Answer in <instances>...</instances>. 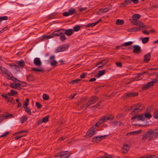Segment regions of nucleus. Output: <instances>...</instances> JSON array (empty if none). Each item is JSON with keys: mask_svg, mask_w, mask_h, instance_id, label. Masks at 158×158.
Listing matches in <instances>:
<instances>
[{"mask_svg": "<svg viewBox=\"0 0 158 158\" xmlns=\"http://www.w3.org/2000/svg\"><path fill=\"white\" fill-rule=\"evenodd\" d=\"M96 127V125H93L87 131L86 135L89 137H91L95 134L97 132Z\"/></svg>", "mask_w": 158, "mask_h": 158, "instance_id": "nucleus-1", "label": "nucleus"}, {"mask_svg": "<svg viewBox=\"0 0 158 158\" xmlns=\"http://www.w3.org/2000/svg\"><path fill=\"white\" fill-rule=\"evenodd\" d=\"M70 154L67 151H61L55 155L56 157H60V158H68Z\"/></svg>", "mask_w": 158, "mask_h": 158, "instance_id": "nucleus-2", "label": "nucleus"}, {"mask_svg": "<svg viewBox=\"0 0 158 158\" xmlns=\"http://www.w3.org/2000/svg\"><path fill=\"white\" fill-rule=\"evenodd\" d=\"M141 105L142 104L140 103H139L135 104V106L136 107H137V108L134 109L131 112V114L132 115H134L135 113H138L142 110V109H144V108L143 107L140 108L141 106Z\"/></svg>", "mask_w": 158, "mask_h": 158, "instance_id": "nucleus-3", "label": "nucleus"}, {"mask_svg": "<svg viewBox=\"0 0 158 158\" xmlns=\"http://www.w3.org/2000/svg\"><path fill=\"white\" fill-rule=\"evenodd\" d=\"M158 73L157 74L156 77L155 79H152L151 81L149 82L147 84L145 85L144 88L145 89H148L152 86L154 83L158 81Z\"/></svg>", "mask_w": 158, "mask_h": 158, "instance_id": "nucleus-4", "label": "nucleus"}, {"mask_svg": "<svg viewBox=\"0 0 158 158\" xmlns=\"http://www.w3.org/2000/svg\"><path fill=\"white\" fill-rule=\"evenodd\" d=\"M69 48V46L67 44H64L60 46L57 48L55 51L56 53L64 51L66 50Z\"/></svg>", "mask_w": 158, "mask_h": 158, "instance_id": "nucleus-5", "label": "nucleus"}, {"mask_svg": "<svg viewBox=\"0 0 158 158\" xmlns=\"http://www.w3.org/2000/svg\"><path fill=\"white\" fill-rule=\"evenodd\" d=\"M132 119L136 121H144V115L143 114H142L140 115H139L135 116L132 118Z\"/></svg>", "mask_w": 158, "mask_h": 158, "instance_id": "nucleus-6", "label": "nucleus"}, {"mask_svg": "<svg viewBox=\"0 0 158 158\" xmlns=\"http://www.w3.org/2000/svg\"><path fill=\"white\" fill-rule=\"evenodd\" d=\"M98 100V98L96 96H93L92 97L90 100L89 101V102L87 103V106L86 107V108H87L90 105L92 104H93Z\"/></svg>", "mask_w": 158, "mask_h": 158, "instance_id": "nucleus-7", "label": "nucleus"}, {"mask_svg": "<svg viewBox=\"0 0 158 158\" xmlns=\"http://www.w3.org/2000/svg\"><path fill=\"white\" fill-rule=\"evenodd\" d=\"M154 133L153 130H150L147 131L143 135L142 137V139L144 140L147 139L151 135H152Z\"/></svg>", "mask_w": 158, "mask_h": 158, "instance_id": "nucleus-8", "label": "nucleus"}, {"mask_svg": "<svg viewBox=\"0 0 158 158\" xmlns=\"http://www.w3.org/2000/svg\"><path fill=\"white\" fill-rule=\"evenodd\" d=\"M107 135H105L101 136H97L94 137L92 139V141L93 142H97L100 141L104 138L106 137Z\"/></svg>", "mask_w": 158, "mask_h": 158, "instance_id": "nucleus-9", "label": "nucleus"}, {"mask_svg": "<svg viewBox=\"0 0 158 158\" xmlns=\"http://www.w3.org/2000/svg\"><path fill=\"white\" fill-rule=\"evenodd\" d=\"M64 29H60L52 33L54 37L55 36H60L61 35L64 34Z\"/></svg>", "mask_w": 158, "mask_h": 158, "instance_id": "nucleus-10", "label": "nucleus"}, {"mask_svg": "<svg viewBox=\"0 0 158 158\" xmlns=\"http://www.w3.org/2000/svg\"><path fill=\"white\" fill-rule=\"evenodd\" d=\"M138 94L136 92H130L124 95L125 98H128L138 95Z\"/></svg>", "mask_w": 158, "mask_h": 158, "instance_id": "nucleus-11", "label": "nucleus"}, {"mask_svg": "<svg viewBox=\"0 0 158 158\" xmlns=\"http://www.w3.org/2000/svg\"><path fill=\"white\" fill-rule=\"evenodd\" d=\"M129 148L128 145L126 144L123 145L122 149V152L124 154L126 153L129 150Z\"/></svg>", "mask_w": 158, "mask_h": 158, "instance_id": "nucleus-12", "label": "nucleus"}, {"mask_svg": "<svg viewBox=\"0 0 158 158\" xmlns=\"http://www.w3.org/2000/svg\"><path fill=\"white\" fill-rule=\"evenodd\" d=\"M34 64L37 66H40L42 65V63L40 59L38 57H36L34 58Z\"/></svg>", "mask_w": 158, "mask_h": 158, "instance_id": "nucleus-13", "label": "nucleus"}, {"mask_svg": "<svg viewBox=\"0 0 158 158\" xmlns=\"http://www.w3.org/2000/svg\"><path fill=\"white\" fill-rule=\"evenodd\" d=\"M21 85L20 83H11L10 84V87L13 88L15 89H20L19 86Z\"/></svg>", "mask_w": 158, "mask_h": 158, "instance_id": "nucleus-14", "label": "nucleus"}, {"mask_svg": "<svg viewBox=\"0 0 158 158\" xmlns=\"http://www.w3.org/2000/svg\"><path fill=\"white\" fill-rule=\"evenodd\" d=\"M105 119V118L104 117V116H103L102 118L100 119V120L94 125H96V126L97 127V126L101 124H103L104 123L106 122V120Z\"/></svg>", "mask_w": 158, "mask_h": 158, "instance_id": "nucleus-15", "label": "nucleus"}, {"mask_svg": "<svg viewBox=\"0 0 158 158\" xmlns=\"http://www.w3.org/2000/svg\"><path fill=\"white\" fill-rule=\"evenodd\" d=\"M134 50L133 52L135 53H139L140 52L141 48L138 45H135L133 46Z\"/></svg>", "mask_w": 158, "mask_h": 158, "instance_id": "nucleus-16", "label": "nucleus"}, {"mask_svg": "<svg viewBox=\"0 0 158 158\" xmlns=\"http://www.w3.org/2000/svg\"><path fill=\"white\" fill-rule=\"evenodd\" d=\"M7 76V78L13 81H19L18 79L14 77L10 73H9V72L6 74Z\"/></svg>", "mask_w": 158, "mask_h": 158, "instance_id": "nucleus-17", "label": "nucleus"}, {"mask_svg": "<svg viewBox=\"0 0 158 158\" xmlns=\"http://www.w3.org/2000/svg\"><path fill=\"white\" fill-rule=\"evenodd\" d=\"M64 34L68 36H70L73 34L74 31L72 29H69L67 30L64 29Z\"/></svg>", "mask_w": 158, "mask_h": 158, "instance_id": "nucleus-18", "label": "nucleus"}, {"mask_svg": "<svg viewBox=\"0 0 158 158\" xmlns=\"http://www.w3.org/2000/svg\"><path fill=\"white\" fill-rule=\"evenodd\" d=\"M151 54L149 53H148L147 54L144 55V60L145 62H148L151 58Z\"/></svg>", "mask_w": 158, "mask_h": 158, "instance_id": "nucleus-19", "label": "nucleus"}, {"mask_svg": "<svg viewBox=\"0 0 158 158\" xmlns=\"http://www.w3.org/2000/svg\"><path fill=\"white\" fill-rule=\"evenodd\" d=\"M101 21H102V19H99L98 21H96L94 23H89V24H87L86 26V27H94V26L97 25L98 23H99Z\"/></svg>", "mask_w": 158, "mask_h": 158, "instance_id": "nucleus-20", "label": "nucleus"}, {"mask_svg": "<svg viewBox=\"0 0 158 158\" xmlns=\"http://www.w3.org/2000/svg\"><path fill=\"white\" fill-rule=\"evenodd\" d=\"M1 96L4 98L6 101H8L9 102H12L13 100V98H10L7 96V95H4V94H2Z\"/></svg>", "mask_w": 158, "mask_h": 158, "instance_id": "nucleus-21", "label": "nucleus"}, {"mask_svg": "<svg viewBox=\"0 0 158 158\" xmlns=\"http://www.w3.org/2000/svg\"><path fill=\"white\" fill-rule=\"evenodd\" d=\"M105 72L106 70H105L98 71V74L96 75V77L98 78L104 75Z\"/></svg>", "mask_w": 158, "mask_h": 158, "instance_id": "nucleus-22", "label": "nucleus"}, {"mask_svg": "<svg viewBox=\"0 0 158 158\" xmlns=\"http://www.w3.org/2000/svg\"><path fill=\"white\" fill-rule=\"evenodd\" d=\"M135 26H137L138 27H137L140 30L142 29V28L144 27H145L143 23L140 21H138L137 23H136V24Z\"/></svg>", "mask_w": 158, "mask_h": 158, "instance_id": "nucleus-23", "label": "nucleus"}, {"mask_svg": "<svg viewBox=\"0 0 158 158\" xmlns=\"http://www.w3.org/2000/svg\"><path fill=\"white\" fill-rule=\"evenodd\" d=\"M131 2L130 0H126L124 2L121 4L122 6H125L131 4Z\"/></svg>", "mask_w": 158, "mask_h": 158, "instance_id": "nucleus-24", "label": "nucleus"}, {"mask_svg": "<svg viewBox=\"0 0 158 158\" xmlns=\"http://www.w3.org/2000/svg\"><path fill=\"white\" fill-rule=\"evenodd\" d=\"M28 118L27 116L25 115L23 116L22 117L20 118V122L23 123L27 121Z\"/></svg>", "mask_w": 158, "mask_h": 158, "instance_id": "nucleus-25", "label": "nucleus"}, {"mask_svg": "<svg viewBox=\"0 0 158 158\" xmlns=\"http://www.w3.org/2000/svg\"><path fill=\"white\" fill-rule=\"evenodd\" d=\"M0 70L3 74H6L8 72L7 69H6L5 68L1 66H0Z\"/></svg>", "mask_w": 158, "mask_h": 158, "instance_id": "nucleus-26", "label": "nucleus"}, {"mask_svg": "<svg viewBox=\"0 0 158 158\" xmlns=\"http://www.w3.org/2000/svg\"><path fill=\"white\" fill-rule=\"evenodd\" d=\"M44 70V69L42 67H40L39 68H33L32 69V70L38 72H42Z\"/></svg>", "mask_w": 158, "mask_h": 158, "instance_id": "nucleus-27", "label": "nucleus"}, {"mask_svg": "<svg viewBox=\"0 0 158 158\" xmlns=\"http://www.w3.org/2000/svg\"><path fill=\"white\" fill-rule=\"evenodd\" d=\"M17 93V92L13 90L12 89L10 90V93H9L7 94V95L9 96H14L16 95Z\"/></svg>", "mask_w": 158, "mask_h": 158, "instance_id": "nucleus-28", "label": "nucleus"}, {"mask_svg": "<svg viewBox=\"0 0 158 158\" xmlns=\"http://www.w3.org/2000/svg\"><path fill=\"white\" fill-rule=\"evenodd\" d=\"M140 39L141 40L142 43L143 44H145L148 42L149 40V38L148 37H146L143 38H140Z\"/></svg>", "mask_w": 158, "mask_h": 158, "instance_id": "nucleus-29", "label": "nucleus"}, {"mask_svg": "<svg viewBox=\"0 0 158 158\" xmlns=\"http://www.w3.org/2000/svg\"><path fill=\"white\" fill-rule=\"evenodd\" d=\"M107 60H103L100 61L98 63L96 64L95 66H97L98 65L100 64H101V65H102L103 66L105 64L107 63Z\"/></svg>", "mask_w": 158, "mask_h": 158, "instance_id": "nucleus-30", "label": "nucleus"}, {"mask_svg": "<svg viewBox=\"0 0 158 158\" xmlns=\"http://www.w3.org/2000/svg\"><path fill=\"white\" fill-rule=\"evenodd\" d=\"M129 20L130 22L135 25H136V23H137L138 22L137 19H134L132 18L131 19H130Z\"/></svg>", "mask_w": 158, "mask_h": 158, "instance_id": "nucleus-31", "label": "nucleus"}, {"mask_svg": "<svg viewBox=\"0 0 158 158\" xmlns=\"http://www.w3.org/2000/svg\"><path fill=\"white\" fill-rule=\"evenodd\" d=\"M140 30L137 27L132 28L128 30V31L131 32H136Z\"/></svg>", "mask_w": 158, "mask_h": 158, "instance_id": "nucleus-32", "label": "nucleus"}, {"mask_svg": "<svg viewBox=\"0 0 158 158\" xmlns=\"http://www.w3.org/2000/svg\"><path fill=\"white\" fill-rule=\"evenodd\" d=\"M29 99L28 98H26V100L24 101L23 104V108L28 107V105L29 104Z\"/></svg>", "mask_w": 158, "mask_h": 158, "instance_id": "nucleus-33", "label": "nucleus"}, {"mask_svg": "<svg viewBox=\"0 0 158 158\" xmlns=\"http://www.w3.org/2000/svg\"><path fill=\"white\" fill-rule=\"evenodd\" d=\"M16 63H17L20 67H23L25 65V62L23 60L17 61V62H16Z\"/></svg>", "mask_w": 158, "mask_h": 158, "instance_id": "nucleus-34", "label": "nucleus"}, {"mask_svg": "<svg viewBox=\"0 0 158 158\" xmlns=\"http://www.w3.org/2000/svg\"><path fill=\"white\" fill-rule=\"evenodd\" d=\"M124 21L123 20L117 19L116 21V24L118 25H121L124 24Z\"/></svg>", "mask_w": 158, "mask_h": 158, "instance_id": "nucleus-35", "label": "nucleus"}, {"mask_svg": "<svg viewBox=\"0 0 158 158\" xmlns=\"http://www.w3.org/2000/svg\"><path fill=\"white\" fill-rule=\"evenodd\" d=\"M69 13L70 15H73L76 13V11L75 9L71 8L68 10Z\"/></svg>", "mask_w": 158, "mask_h": 158, "instance_id": "nucleus-36", "label": "nucleus"}, {"mask_svg": "<svg viewBox=\"0 0 158 158\" xmlns=\"http://www.w3.org/2000/svg\"><path fill=\"white\" fill-rule=\"evenodd\" d=\"M25 111L29 115L31 114V112L30 109L28 107H24Z\"/></svg>", "mask_w": 158, "mask_h": 158, "instance_id": "nucleus-37", "label": "nucleus"}, {"mask_svg": "<svg viewBox=\"0 0 158 158\" xmlns=\"http://www.w3.org/2000/svg\"><path fill=\"white\" fill-rule=\"evenodd\" d=\"M80 81V80L79 79H76L70 81L69 82V84H75L77 83L78 82H79Z\"/></svg>", "mask_w": 158, "mask_h": 158, "instance_id": "nucleus-38", "label": "nucleus"}, {"mask_svg": "<svg viewBox=\"0 0 158 158\" xmlns=\"http://www.w3.org/2000/svg\"><path fill=\"white\" fill-rule=\"evenodd\" d=\"M133 43L132 42V41H129L128 42H125L124 44H122L121 46H126L129 45H131Z\"/></svg>", "mask_w": 158, "mask_h": 158, "instance_id": "nucleus-39", "label": "nucleus"}, {"mask_svg": "<svg viewBox=\"0 0 158 158\" xmlns=\"http://www.w3.org/2000/svg\"><path fill=\"white\" fill-rule=\"evenodd\" d=\"M104 117L105 118V120H106V122L107 120H112L114 119V117L113 116H104Z\"/></svg>", "mask_w": 158, "mask_h": 158, "instance_id": "nucleus-40", "label": "nucleus"}, {"mask_svg": "<svg viewBox=\"0 0 158 158\" xmlns=\"http://www.w3.org/2000/svg\"><path fill=\"white\" fill-rule=\"evenodd\" d=\"M44 38V39L48 40L49 39L53 38L54 37L53 35H52H52H44L43 36Z\"/></svg>", "mask_w": 158, "mask_h": 158, "instance_id": "nucleus-41", "label": "nucleus"}, {"mask_svg": "<svg viewBox=\"0 0 158 158\" xmlns=\"http://www.w3.org/2000/svg\"><path fill=\"white\" fill-rule=\"evenodd\" d=\"M101 158H113V156L110 155L106 154L104 156L101 157Z\"/></svg>", "mask_w": 158, "mask_h": 158, "instance_id": "nucleus-42", "label": "nucleus"}, {"mask_svg": "<svg viewBox=\"0 0 158 158\" xmlns=\"http://www.w3.org/2000/svg\"><path fill=\"white\" fill-rule=\"evenodd\" d=\"M140 15L138 14H135L134 15H133L132 16V18L134 19H135V18H136L137 19H139L140 18Z\"/></svg>", "mask_w": 158, "mask_h": 158, "instance_id": "nucleus-43", "label": "nucleus"}, {"mask_svg": "<svg viewBox=\"0 0 158 158\" xmlns=\"http://www.w3.org/2000/svg\"><path fill=\"white\" fill-rule=\"evenodd\" d=\"M81 28V27L77 25L73 27L74 31H79Z\"/></svg>", "mask_w": 158, "mask_h": 158, "instance_id": "nucleus-44", "label": "nucleus"}, {"mask_svg": "<svg viewBox=\"0 0 158 158\" xmlns=\"http://www.w3.org/2000/svg\"><path fill=\"white\" fill-rule=\"evenodd\" d=\"M144 116V119L145 117L146 118H150L152 117V115L149 113H146V114H143Z\"/></svg>", "mask_w": 158, "mask_h": 158, "instance_id": "nucleus-45", "label": "nucleus"}, {"mask_svg": "<svg viewBox=\"0 0 158 158\" xmlns=\"http://www.w3.org/2000/svg\"><path fill=\"white\" fill-rule=\"evenodd\" d=\"M49 116H47L43 118L42 119V120L44 123H46L48 120Z\"/></svg>", "mask_w": 158, "mask_h": 158, "instance_id": "nucleus-46", "label": "nucleus"}, {"mask_svg": "<svg viewBox=\"0 0 158 158\" xmlns=\"http://www.w3.org/2000/svg\"><path fill=\"white\" fill-rule=\"evenodd\" d=\"M43 98L45 100H47L49 98L48 95L46 94H44L43 96Z\"/></svg>", "mask_w": 158, "mask_h": 158, "instance_id": "nucleus-47", "label": "nucleus"}, {"mask_svg": "<svg viewBox=\"0 0 158 158\" xmlns=\"http://www.w3.org/2000/svg\"><path fill=\"white\" fill-rule=\"evenodd\" d=\"M32 76L31 75H28L27 76V80L28 81H30L32 80Z\"/></svg>", "mask_w": 158, "mask_h": 158, "instance_id": "nucleus-48", "label": "nucleus"}, {"mask_svg": "<svg viewBox=\"0 0 158 158\" xmlns=\"http://www.w3.org/2000/svg\"><path fill=\"white\" fill-rule=\"evenodd\" d=\"M13 115L11 114H9L8 115L4 116L5 119L11 118L13 117Z\"/></svg>", "mask_w": 158, "mask_h": 158, "instance_id": "nucleus-49", "label": "nucleus"}, {"mask_svg": "<svg viewBox=\"0 0 158 158\" xmlns=\"http://www.w3.org/2000/svg\"><path fill=\"white\" fill-rule=\"evenodd\" d=\"M50 64L51 66H54L57 64V62L56 60H53L52 61H50Z\"/></svg>", "mask_w": 158, "mask_h": 158, "instance_id": "nucleus-50", "label": "nucleus"}, {"mask_svg": "<svg viewBox=\"0 0 158 158\" xmlns=\"http://www.w3.org/2000/svg\"><path fill=\"white\" fill-rule=\"evenodd\" d=\"M153 116L155 118H158V111H155L154 112Z\"/></svg>", "mask_w": 158, "mask_h": 158, "instance_id": "nucleus-51", "label": "nucleus"}, {"mask_svg": "<svg viewBox=\"0 0 158 158\" xmlns=\"http://www.w3.org/2000/svg\"><path fill=\"white\" fill-rule=\"evenodd\" d=\"M109 10V9L107 8H105L104 9H101L100 10V11H101L103 13L104 12H106L107 11Z\"/></svg>", "mask_w": 158, "mask_h": 158, "instance_id": "nucleus-52", "label": "nucleus"}, {"mask_svg": "<svg viewBox=\"0 0 158 158\" xmlns=\"http://www.w3.org/2000/svg\"><path fill=\"white\" fill-rule=\"evenodd\" d=\"M35 105L38 109L42 107V105L41 104L38 102H36Z\"/></svg>", "mask_w": 158, "mask_h": 158, "instance_id": "nucleus-53", "label": "nucleus"}, {"mask_svg": "<svg viewBox=\"0 0 158 158\" xmlns=\"http://www.w3.org/2000/svg\"><path fill=\"white\" fill-rule=\"evenodd\" d=\"M148 72L147 71H142L140 73L138 74L137 77H140V75H143L145 73H147Z\"/></svg>", "mask_w": 158, "mask_h": 158, "instance_id": "nucleus-54", "label": "nucleus"}, {"mask_svg": "<svg viewBox=\"0 0 158 158\" xmlns=\"http://www.w3.org/2000/svg\"><path fill=\"white\" fill-rule=\"evenodd\" d=\"M135 135V131L131 132H130L127 133L126 135Z\"/></svg>", "mask_w": 158, "mask_h": 158, "instance_id": "nucleus-55", "label": "nucleus"}, {"mask_svg": "<svg viewBox=\"0 0 158 158\" xmlns=\"http://www.w3.org/2000/svg\"><path fill=\"white\" fill-rule=\"evenodd\" d=\"M116 65L117 66L119 67H122V64L120 62H117L116 63Z\"/></svg>", "mask_w": 158, "mask_h": 158, "instance_id": "nucleus-56", "label": "nucleus"}, {"mask_svg": "<svg viewBox=\"0 0 158 158\" xmlns=\"http://www.w3.org/2000/svg\"><path fill=\"white\" fill-rule=\"evenodd\" d=\"M60 39L62 40H64L66 39L65 36L64 35H61L60 37Z\"/></svg>", "mask_w": 158, "mask_h": 158, "instance_id": "nucleus-57", "label": "nucleus"}, {"mask_svg": "<svg viewBox=\"0 0 158 158\" xmlns=\"http://www.w3.org/2000/svg\"><path fill=\"white\" fill-rule=\"evenodd\" d=\"M63 15L65 16H69L70 15L69 13V12H63Z\"/></svg>", "mask_w": 158, "mask_h": 158, "instance_id": "nucleus-58", "label": "nucleus"}, {"mask_svg": "<svg viewBox=\"0 0 158 158\" xmlns=\"http://www.w3.org/2000/svg\"><path fill=\"white\" fill-rule=\"evenodd\" d=\"M87 8L86 7H83L79 9V12H82L83 11H84Z\"/></svg>", "mask_w": 158, "mask_h": 158, "instance_id": "nucleus-59", "label": "nucleus"}, {"mask_svg": "<svg viewBox=\"0 0 158 158\" xmlns=\"http://www.w3.org/2000/svg\"><path fill=\"white\" fill-rule=\"evenodd\" d=\"M142 131V130H139L138 131H134L135 134V135L140 134L141 133V132Z\"/></svg>", "mask_w": 158, "mask_h": 158, "instance_id": "nucleus-60", "label": "nucleus"}, {"mask_svg": "<svg viewBox=\"0 0 158 158\" xmlns=\"http://www.w3.org/2000/svg\"><path fill=\"white\" fill-rule=\"evenodd\" d=\"M131 2H132L134 4H137L138 3L139 0H130Z\"/></svg>", "mask_w": 158, "mask_h": 158, "instance_id": "nucleus-61", "label": "nucleus"}, {"mask_svg": "<svg viewBox=\"0 0 158 158\" xmlns=\"http://www.w3.org/2000/svg\"><path fill=\"white\" fill-rule=\"evenodd\" d=\"M9 132H7L4 133L3 135L0 136V137H4L6 136V135L8 134Z\"/></svg>", "mask_w": 158, "mask_h": 158, "instance_id": "nucleus-62", "label": "nucleus"}, {"mask_svg": "<svg viewBox=\"0 0 158 158\" xmlns=\"http://www.w3.org/2000/svg\"><path fill=\"white\" fill-rule=\"evenodd\" d=\"M12 65L13 66H14L16 69L18 70L19 71V67L18 65L16 64H14L13 65Z\"/></svg>", "mask_w": 158, "mask_h": 158, "instance_id": "nucleus-63", "label": "nucleus"}, {"mask_svg": "<svg viewBox=\"0 0 158 158\" xmlns=\"http://www.w3.org/2000/svg\"><path fill=\"white\" fill-rule=\"evenodd\" d=\"M148 158H155V155H148Z\"/></svg>", "mask_w": 158, "mask_h": 158, "instance_id": "nucleus-64", "label": "nucleus"}]
</instances>
